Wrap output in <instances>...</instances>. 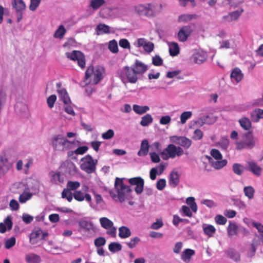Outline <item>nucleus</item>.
<instances>
[{
    "label": "nucleus",
    "instance_id": "f257e3e1",
    "mask_svg": "<svg viewBox=\"0 0 263 263\" xmlns=\"http://www.w3.org/2000/svg\"><path fill=\"white\" fill-rule=\"evenodd\" d=\"M124 178L116 177L115 181V189L116 192L110 190L109 192L110 196L115 200L117 198L120 202H122L129 199L132 192L129 186L125 185L123 180Z\"/></svg>",
    "mask_w": 263,
    "mask_h": 263
},
{
    "label": "nucleus",
    "instance_id": "f03ea898",
    "mask_svg": "<svg viewBox=\"0 0 263 263\" xmlns=\"http://www.w3.org/2000/svg\"><path fill=\"white\" fill-rule=\"evenodd\" d=\"M162 7V4L155 3L139 4L134 6V11L139 16L153 18L161 12Z\"/></svg>",
    "mask_w": 263,
    "mask_h": 263
},
{
    "label": "nucleus",
    "instance_id": "7ed1b4c3",
    "mask_svg": "<svg viewBox=\"0 0 263 263\" xmlns=\"http://www.w3.org/2000/svg\"><path fill=\"white\" fill-rule=\"evenodd\" d=\"M50 144L54 151L65 152L71 148L73 142L69 141L63 135H54L50 140Z\"/></svg>",
    "mask_w": 263,
    "mask_h": 263
},
{
    "label": "nucleus",
    "instance_id": "20e7f679",
    "mask_svg": "<svg viewBox=\"0 0 263 263\" xmlns=\"http://www.w3.org/2000/svg\"><path fill=\"white\" fill-rule=\"evenodd\" d=\"M119 76L122 82L124 83L129 82L132 84L136 83L138 81V74L136 73L132 66H124L119 72Z\"/></svg>",
    "mask_w": 263,
    "mask_h": 263
},
{
    "label": "nucleus",
    "instance_id": "39448f33",
    "mask_svg": "<svg viewBox=\"0 0 263 263\" xmlns=\"http://www.w3.org/2000/svg\"><path fill=\"white\" fill-rule=\"evenodd\" d=\"M211 155L215 159L214 160L211 157L206 156L211 165L216 170H220L227 164V160H222V156L217 149H212L210 152Z\"/></svg>",
    "mask_w": 263,
    "mask_h": 263
},
{
    "label": "nucleus",
    "instance_id": "423d86ee",
    "mask_svg": "<svg viewBox=\"0 0 263 263\" xmlns=\"http://www.w3.org/2000/svg\"><path fill=\"white\" fill-rule=\"evenodd\" d=\"M183 153V150L181 147L170 144L160 152V154L163 160H167L170 158H174L176 156H180Z\"/></svg>",
    "mask_w": 263,
    "mask_h": 263
},
{
    "label": "nucleus",
    "instance_id": "0eeeda50",
    "mask_svg": "<svg viewBox=\"0 0 263 263\" xmlns=\"http://www.w3.org/2000/svg\"><path fill=\"white\" fill-rule=\"evenodd\" d=\"M81 168L88 174L93 173L96 171L97 160L93 159L90 155H87L81 160Z\"/></svg>",
    "mask_w": 263,
    "mask_h": 263
},
{
    "label": "nucleus",
    "instance_id": "6e6552de",
    "mask_svg": "<svg viewBox=\"0 0 263 263\" xmlns=\"http://www.w3.org/2000/svg\"><path fill=\"white\" fill-rule=\"evenodd\" d=\"M67 58L73 61H77L78 65L84 69L85 67V57L84 54L80 51L73 50L71 52H66Z\"/></svg>",
    "mask_w": 263,
    "mask_h": 263
},
{
    "label": "nucleus",
    "instance_id": "1a4fd4ad",
    "mask_svg": "<svg viewBox=\"0 0 263 263\" xmlns=\"http://www.w3.org/2000/svg\"><path fill=\"white\" fill-rule=\"evenodd\" d=\"M193 31V29L191 25L182 26L180 28L177 34L178 41L181 42H186Z\"/></svg>",
    "mask_w": 263,
    "mask_h": 263
},
{
    "label": "nucleus",
    "instance_id": "9d476101",
    "mask_svg": "<svg viewBox=\"0 0 263 263\" xmlns=\"http://www.w3.org/2000/svg\"><path fill=\"white\" fill-rule=\"evenodd\" d=\"M128 182L132 185H136L135 191L137 194H140L143 192L144 181L141 177L129 178L128 179Z\"/></svg>",
    "mask_w": 263,
    "mask_h": 263
},
{
    "label": "nucleus",
    "instance_id": "9b49d317",
    "mask_svg": "<svg viewBox=\"0 0 263 263\" xmlns=\"http://www.w3.org/2000/svg\"><path fill=\"white\" fill-rule=\"evenodd\" d=\"M172 138V141L185 149L189 148L192 143L190 139L184 136H173Z\"/></svg>",
    "mask_w": 263,
    "mask_h": 263
},
{
    "label": "nucleus",
    "instance_id": "f8f14e48",
    "mask_svg": "<svg viewBox=\"0 0 263 263\" xmlns=\"http://www.w3.org/2000/svg\"><path fill=\"white\" fill-rule=\"evenodd\" d=\"M138 75H142L148 69L147 66L142 62L136 60L131 66Z\"/></svg>",
    "mask_w": 263,
    "mask_h": 263
},
{
    "label": "nucleus",
    "instance_id": "ddd939ff",
    "mask_svg": "<svg viewBox=\"0 0 263 263\" xmlns=\"http://www.w3.org/2000/svg\"><path fill=\"white\" fill-rule=\"evenodd\" d=\"M94 67L92 65H90L88 67L86 71H85V77L83 81L81 82V85L83 86H85L89 85L92 82L91 77L93 75Z\"/></svg>",
    "mask_w": 263,
    "mask_h": 263
},
{
    "label": "nucleus",
    "instance_id": "4468645a",
    "mask_svg": "<svg viewBox=\"0 0 263 263\" xmlns=\"http://www.w3.org/2000/svg\"><path fill=\"white\" fill-rule=\"evenodd\" d=\"M180 182V175L177 171H172L168 177V184L171 187L175 188Z\"/></svg>",
    "mask_w": 263,
    "mask_h": 263
},
{
    "label": "nucleus",
    "instance_id": "2eb2a0df",
    "mask_svg": "<svg viewBox=\"0 0 263 263\" xmlns=\"http://www.w3.org/2000/svg\"><path fill=\"white\" fill-rule=\"evenodd\" d=\"M105 69L101 66L97 67L93 72V78L92 82L94 84H97L103 78V73L104 72Z\"/></svg>",
    "mask_w": 263,
    "mask_h": 263
},
{
    "label": "nucleus",
    "instance_id": "dca6fc26",
    "mask_svg": "<svg viewBox=\"0 0 263 263\" xmlns=\"http://www.w3.org/2000/svg\"><path fill=\"white\" fill-rule=\"evenodd\" d=\"M80 227L79 231L82 232L84 231L85 232H89L93 229V223L89 221L85 220H81L78 222Z\"/></svg>",
    "mask_w": 263,
    "mask_h": 263
},
{
    "label": "nucleus",
    "instance_id": "f3484780",
    "mask_svg": "<svg viewBox=\"0 0 263 263\" xmlns=\"http://www.w3.org/2000/svg\"><path fill=\"white\" fill-rule=\"evenodd\" d=\"M248 170L252 172L254 175L256 176H259L261 175L262 168L257 163L253 161L248 162Z\"/></svg>",
    "mask_w": 263,
    "mask_h": 263
},
{
    "label": "nucleus",
    "instance_id": "a211bd4d",
    "mask_svg": "<svg viewBox=\"0 0 263 263\" xmlns=\"http://www.w3.org/2000/svg\"><path fill=\"white\" fill-rule=\"evenodd\" d=\"M243 140L248 146V149H252L255 146L256 140L251 132H249L246 133L244 136Z\"/></svg>",
    "mask_w": 263,
    "mask_h": 263
},
{
    "label": "nucleus",
    "instance_id": "6ab92c4d",
    "mask_svg": "<svg viewBox=\"0 0 263 263\" xmlns=\"http://www.w3.org/2000/svg\"><path fill=\"white\" fill-rule=\"evenodd\" d=\"M149 145L147 139H144L142 141L140 149L138 152L139 156H145L148 154Z\"/></svg>",
    "mask_w": 263,
    "mask_h": 263
},
{
    "label": "nucleus",
    "instance_id": "aec40b11",
    "mask_svg": "<svg viewBox=\"0 0 263 263\" xmlns=\"http://www.w3.org/2000/svg\"><path fill=\"white\" fill-rule=\"evenodd\" d=\"M11 4L15 12L24 11L26 8L23 0H12Z\"/></svg>",
    "mask_w": 263,
    "mask_h": 263
},
{
    "label": "nucleus",
    "instance_id": "412c9836",
    "mask_svg": "<svg viewBox=\"0 0 263 263\" xmlns=\"http://www.w3.org/2000/svg\"><path fill=\"white\" fill-rule=\"evenodd\" d=\"M243 12V10L242 9L240 11L237 10L233 11L229 13L228 15L224 16L223 18L228 22H232L233 21L237 20Z\"/></svg>",
    "mask_w": 263,
    "mask_h": 263
},
{
    "label": "nucleus",
    "instance_id": "4be33fe9",
    "mask_svg": "<svg viewBox=\"0 0 263 263\" xmlns=\"http://www.w3.org/2000/svg\"><path fill=\"white\" fill-rule=\"evenodd\" d=\"M4 222L5 223H0V232L2 233H5L7 229L8 230H11L12 227V222L10 216H7Z\"/></svg>",
    "mask_w": 263,
    "mask_h": 263
},
{
    "label": "nucleus",
    "instance_id": "5701e85b",
    "mask_svg": "<svg viewBox=\"0 0 263 263\" xmlns=\"http://www.w3.org/2000/svg\"><path fill=\"white\" fill-rule=\"evenodd\" d=\"M243 74L238 68H235L231 73V78L237 83L239 82L243 78Z\"/></svg>",
    "mask_w": 263,
    "mask_h": 263
},
{
    "label": "nucleus",
    "instance_id": "b1692460",
    "mask_svg": "<svg viewBox=\"0 0 263 263\" xmlns=\"http://www.w3.org/2000/svg\"><path fill=\"white\" fill-rule=\"evenodd\" d=\"M25 260L27 263H40L41 259L39 255L30 253L25 255Z\"/></svg>",
    "mask_w": 263,
    "mask_h": 263
},
{
    "label": "nucleus",
    "instance_id": "393cba45",
    "mask_svg": "<svg viewBox=\"0 0 263 263\" xmlns=\"http://www.w3.org/2000/svg\"><path fill=\"white\" fill-rule=\"evenodd\" d=\"M251 118L254 122H258L260 119H263V109L258 108L253 110L250 114Z\"/></svg>",
    "mask_w": 263,
    "mask_h": 263
},
{
    "label": "nucleus",
    "instance_id": "a878e982",
    "mask_svg": "<svg viewBox=\"0 0 263 263\" xmlns=\"http://www.w3.org/2000/svg\"><path fill=\"white\" fill-rule=\"evenodd\" d=\"M58 92L65 104H68L71 103L69 95L65 89L63 88L58 90Z\"/></svg>",
    "mask_w": 263,
    "mask_h": 263
},
{
    "label": "nucleus",
    "instance_id": "bb28decb",
    "mask_svg": "<svg viewBox=\"0 0 263 263\" xmlns=\"http://www.w3.org/2000/svg\"><path fill=\"white\" fill-rule=\"evenodd\" d=\"M198 18V15L196 14H183L178 17V21L184 23H187L192 20H195Z\"/></svg>",
    "mask_w": 263,
    "mask_h": 263
},
{
    "label": "nucleus",
    "instance_id": "cd10ccee",
    "mask_svg": "<svg viewBox=\"0 0 263 263\" xmlns=\"http://www.w3.org/2000/svg\"><path fill=\"white\" fill-rule=\"evenodd\" d=\"M42 233V230L40 228H35L30 234V242L32 244L36 242L35 239L39 238Z\"/></svg>",
    "mask_w": 263,
    "mask_h": 263
},
{
    "label": "nucleus",
    "instance_id": "c85d7f7f",
    "mask_svg": "<svg viewBox=\"0 0 263 263\" xmlns=\"http://www.w3.org/2000/svg\"><path fill=\"white\" fill-rule=\"evenodd\" d=\"M169 52L171 55L174 57L179 53V47L176 42L171 43L169 45Z\"/></svg>",
    "mask_w": 263,
    "mask_h": 263
},
{
    "label": "nucleus",
    "instance_id": "c756f323",
    "mask_svg": "<svg viewBox=\"0 0 263 263\" xmlns=\"http://www.w3.org/2000/svg\"><path fill=\"white\" fill-rule=\"evenodd\" d=\"M131 235L130 230L126 227H121L119 229V236L121 238H126Z\"/></svg>",
    "mask_w": 263,
    "mask_h": 263
},
{
    "label": "nucleus",
    "instance_id": "7c9ffc66",
    "mask_svg": "<svg viewBox=\"0 0 263 263\" xmlns=\"http://www.w3.org/2000/svg\"><path fill=\"white\" fill-rule=\"evenodd\" d=\"M238 230V227L236 223L230 222L227 229L228 234L229 236L237 235Z\"/></svg>",
    "mask_w": 263,
    "mask_h": 263
},
{
    "label": "nucleus",
    "instance_id": "2f4dec72",
    "mask_svg": "<svg viewBox=\"0 0 263 263\" xmlns=\"http://www.w3.org/2000/svg\"><path fill=\"white\" fill-rule=\"evenodd\" d=\"M99 220L101 227L105 229H110L113 226V222L106 217H101Z\"/></svg>",
    "mask_w": 263,
    "mask_h": 263
},
{
    "label": "nucleus",
    "instance_id": "473e14b6",
    "mask_svg": "<svg viewBox=\"0 0 263 263\" xmlns=\"http://www.w3.org/2000/svg\"><path fill=\"white\" fill-rule=\"evenodd\" d=\"M51 182L53 184H58L59 183L63 182V180L61 178V174L60 172L55 173L54 172H50Z\"/></svg>",
    "mask_w": 263,
    "mask_h": 263
},
{
    "label": "nucleus",
    "instance_id": "72a5a7b5",
    "mask_svg": "<svg viewBox=\"0 0 263 263\" xmlns=\"http://www.w3.org/2000/svg\"><path fill=\"white\" fill-rule=\"evenodd\" d=\"M109 29L110 27L108 25L101 23L98 24L96 28L98 35H99L100 33H109L110 32Z\"/></svg>",
    "mask_w": 263,
    "mask_h": 263
},
{
    "label": "nucleus",
    "instance_id": "f704fd0d",
    "mask_svg": "<svg viewBox=\"0 0 263 263\" xmlns=\"http://www.w3.org/2000/svg\"><path fill=\"white\" fill-rule=\"evenodd\" d=\"M241 127L245 130H248L251 127V123L250 120L246 117L242 118L239 120Z\"/></svg>",
    "mask_w": 263,
    "mask_h": 263
},
{
    "label": "nucleus",
    "instance_id": "c9c22d12",
    "mask_svg": "<svg viewBox=\"0 0 263 263\" xmlns=\"http://www.w3.org/2000/svg\"><path fill=\"white\" fill-rule=\"evenodd\" d=\"M243 192L249 199H252L254 198L255 190L252 186H245L243 188Z\"/></svg>",
    "mask_w": 263,
    "mask_h": 263
},
{
    "label": "nucleus",
    "instance_id": "e433bc0d",
    "mask_svg": "<svg viewBox=\"0 0 263 263\" xmlns=\"http://www.w3.org/2000/svg\"><path fill=\"white\" fill-rule=\"evenodd\" d=\"M149 109L148 106H139L138 105L134 104L133 105V110L137 114L141 115L145 113Z\"/></svg>",
    "mask_w": 263,
    "mask_h": 263
},
{
    "label": "nucleus",
    "instance_id": "4c0bfd02",
    "mask_svg": "<svg viewBox=\"0 0 263 263\" xmlns=\"http://www.w3.org/2000/svg\"><path fill=\"white\" fill-rule=\"evenodd\" d=\"M153 121V118L150 114H146L141 118L140 124L142 126H146L149 124L152 123Z\"/></svg>",
    "mask_w": 263,
    "mask_h": 263
},
{
    "label": "nucleus",
    "instance_id": "58836bf2",
    "mask_svg": "<svg viewBox=\"0 0 263 263\" xmlns=\"http://www.w3.org/2000/svg\"><path fill=\"white\" fill-rule=\"evenodd\" d=\"M73 194L71 191L65 188L63 189L61 193V197L63 199H66L68 202H71L73 199Z\"/></svg>",
    "mask_w": 263,
    "mask_h": 263
},
{
    "label": "nucleus",
    "instance_id": "ea45409f",
    "mask_svg": "<svg viewBox=\"0 0 263 263\" xmlns=\"http://www.w3.org/2000/svg\"><path fill=\"white\" fill-rule=\"evenodd\" d=\"M32 194L29 192L28 190H25L19 197V201L21 203H25L31 198Z\"/></svg>",
    "mask_w": 263,
    "mask_h": 263
},
{
    "label": "nucleus",
    "instance_id": "a19ab883",
    "mask_svg": "<svg viewBox=\"0 0 263 263\" xmlns=\"http://www.w3.org/2000/svg\"><path fill=\"white\" fill-rule=\"evenodd\" d=\"M66 33V29L63 25H61L53 34L54 38L62 39Z\"/></svg>",
    "mask_w": 263,
    "mask_h": 263
},
{
    "label": "nucleus",
    "instance_id": "79ce46f5",
    "mask_svg": "<svg viewBox=\"0 0 263 263\" xmlns=\"http://www.w3.org/2000/svg\"><path fill=\"white\" fill-rule=\"evenodd\" d=\"M203 232L209 237H212L216 232V229L212 225H207L203 227Z\"/></svg>",
    "mask_w": 263,
    "mask_h": 263
},
{
    "label": "nucleus",
    "instance_id": "37998d69",
    "mask_svg": "<svg viewBox=\"0 0 263 263\" xmlns=\"http://www.w3.org/2000/svg\"><path fill=\"white\" fill-rule=\"evenodd\" d=\"M80 186V183L79 181H68L66 185V188L69 190L77 191Z\"/></svg>",
    "mask_w": 263,
    "mask_h": 263
},
{
    "label": "nucleus",
    "instance_id": "c03bdc74",
    "mask_svg": "<svg viewBox=\"0 0 263 263\" xmlns=\"http://www.w3.org/2000/svg\"><path fill=\"white\" fill-rule=\"evenodd\" d=\"M105 3V0H91L90 7L93 10H97L102 6Z\"/></svg>",
    "mask_w": 263,
    "mask_h": 263
},
{
    "label": "nucleus",
    "instance_id": "a18cd8bd",
    "mask_svg": "<svg viewBox=\"0 0 263 263\" xmlns=\"http://www.w3.org/2000/svg\"><path fill=\"white\" fill-rule=\"evenodd\" d=\"M186 203L189 205L193 212L196 213L197 211V205L195 201V198L192 197H188L186 200Z\"/></svg>",
    "mask_w": 263,
    "mask_h": 263
},
{
    "label": "nucleus",
    "instance_id": "49530a36",
    "mask_svg": "<svg viewBox=\"0 0 263 263\" xmlns=\"http://www.w3.org/2000/svg\"><path fill=\"white\" fill-rule=\"evenodd\" d=\"M194 62L197 64H200L206 60V57L204 54L196 53L193 56Z\"/></svg>",
    "mask_w": 263,
    "mask_h": 263
},
{
    "label": "nucleus",
    "instance_id": "de8ad7c7",
    "mask_svg": "<svg viewBox=\"0 0 263 263\" xmlns=\"http://www.w3.org/2000/svg\"><path fill=\"white\" fill-rule=\"evenodd\" d=\"M195 254V251L193 250L186 249L181 254V258L183 260L185 261L189 259L191 257Z\"/></svg>",
    "mask_w": 263,
    "mask_h": 263
},
{
    "label": "nucleus",
    "instance_id": "09e8293b",
    "mask_svg": "<svg viewBox=\"0 0 263 263\" xmlns=\"http://www.w3.org/2000/svg\"><path fill=\"white\" fill-rule=\"evenodd\" d=\"M121 245L118 242H111L108 246L109 250L113 253L119 251L121 250Z\"/></svg>",
    "mask_w": 263,
    "mask_h": 263
},
{
    "label": "nucleus",
    "instance_id": "8fccbe9b",
    "mask_svg": "<svg viewBox=\"0 0 263 263\" xmlns=\"http://www.w3.org/2000/svg\"><path fill=\"white\" fill-rule=\"evenodd\" d=\"M108 49L112 53H116L118 52V47L117 42L113 40L109 42Z\"/></svg>",
    "mask_w": 263,
    "mask_h": 263
},
{
    "label": "nucleus",
    "instance_id": "3c124183",
    "mask_svg": "<svg viewBox=\"0 0 263 263\" xmlns=\"http://www.w3.org/2000/svg\"><path fill=\"white\" fill-rule=\"evenodd\" d=\"M73 198L78 201H83L85 199L84 194L81 191H76L73 193Z\"/></svg>",
    "mask_w": 263,
    "mask_h": 263
},
{
    "label": "nucleus",
    "instance_id": "603ef678",
    "mask_svg": "<svg viewBox=\"0 0 263 263\" xmlns=\"http://www.w3.org/2000/svg\"><path fill=\"white\" fill-rule=\"evenodd\" d=\"M233 171L236 175H241L243 172V167L239 163H234L233 165Z\"/></svg>",
    "mask_w": 263,
    "mask_h": 263
},
{
    "label": "nucleus",
    "instance_id": "864d4df0",
    "mask_svg": "<svg viewBox=\"0 0 263 263\" xmlns=\"http://www.w3.org/2000/svg\"><path fill=\"white\" fill-rule=\"evenodd\" d=\"M16 240L14 237H12L9 239H7L5 242V247L9 249L14 246L15 244Z\"/></svg>",
    "mask_w": 263,
    "mask_h": 263
},
{
    "label": "nucleus",
    "instance_id": "5fc2aeb1",
    "mask_svg": "<svg viewBox=\"0 0 263 263\" xmlns=\"http://www.w3.org/2000/svg\"><path fill=\"white\" fill-rule=\"evenodd\" d=\"M106 239L103 237H100L96 238L94 241V244L96 247H101L106 243Z\"/></svg>",
    "mask_w": 263,
    "mask_h": 263
},
{
    "label": "nucleus",
    "instance_id": "6e6d98bb",
    "mask_svg": "<svg viewBox=\"0 0 263 263\" xmlns=\"http://www.w3.org/2000/svg\"><path fill=\"white\" fill-rule=\"evenodd\" d=\"M219 145L222 149H226L229 145V140L226 137H222L219 142Z\"/></svg>",
    "mask_w": 263,
    "mask_h": 263
},
{
    "label": "nucleus",
    "instance_id": "4d7b16f0",
    "mask_svg": "<svg viewBox=\"0 0 263 263\" xmlns=\"http://www.w3.org/2000/svg\"><path fill=\"white\" fill-rule=\"evenodd\" d=\"M192 116L191 111H184L181 114L180 116V120L182 124L185 123L186 120L189 119Z\"/></svg>",
    "mask_w": 263,
    "mask_h": 263
},
{
    "label": "nucleus",
    "instance_id": "13d9d810",
    "mask_svg": "<svg viewBox=\"0 0 263 263\" xmlns=\"http://www.w3.org/2000/svg\"><path fill=\"white\" fill-rule=\"evenodd\" d=\"M227 254L229 257L234 259L235 261H238L240 259L239 255L233 250H229L227 252Z\"/></svg>",
    "mask_w": 263,
    "mask_h": 263
},
{
    "label": "nucleus",
    "instance_id": "bf43d9fd",
    "mask_svg": "<svg viewBox=\"0 0 263 263\" xmlns=\"http://www.w3.org/2000/svg\"><path fill=\"white\" fill-rule=\"evenodd\" d=\"M152 63L155 66H159L162 65L163 60L159 55H156L153 58Z\"/></svg>",
    "mask_w": 263,
    "mask_h": 263
},
{
    "label": "nucleus",
    "instance_id": "052dcab7",
    "mask_svg": "<svg viewBox=\"0 0 263 263\" xmlns=\"http://www.w3.org/2000/svg\"><path fill=\"white\" fill-rule=\"evenodd\" d=\"M115 133L112 129H108L107 132L102 134V138L105 140H108L112 138L114 136Z\"/></svg>",
    "mask_w": 263,
    "mask_h": 263
},
{
    "label": "nucleus",
    "instance_id": "680f3d73",
    "mask_svg": "<svg viewBox=\"0 0 263 263\" xmlns=\"http://www.w3.org/2000/svg\"><path fill=\"white\" fill-rule=\"evenodd\" d=\"M57 100V96L55 95H52L49 96L47 100V103L49 108H52Z\"/></svg>",
    "mask_w": 263,
    "mask_h": 263
},
{
    "label": "nucleus",
    "instance_id": "e2e57ef3",
    "mask_svg": "<svg viewBox=\"0 0 263 263\" xmlns=\"http://www.w3.org/2000/svg\"><path fill=\"white\" fill-rule=\"evenodd\" d=\"M215 220L217 224L221 225L225 224L227 221L226 218L221 215H217L215 218Z\"/></svg>",
    "mask_w": 263,
    "mask_h": 263
},
{
    "label": "nucleus",
    "instance_id": "0e129e2a",
    "mask_svg": "<svg viewBox=\"0 0 263 263\" xmlns=\"http://www.w3.org/2000/svg\"><path fill=\"white\" fill-rule=\"evenodd\" d=\"M41 0H30L29 9L31 11H35L39 6Z\"/></svg>",
    "mask_w": 263,
    "mask_h": 263
},
{
    "label": "nucleus",
    "instance_id": "69168bd1",
    "mask_svg": "<svg viewBox=\"0 0 263 263\" xmlns=\"http://www.w3.org/2000/svg\"><path fill=\"white\" fill-rule=\"evenodd\" d=\"M119 46L124 49H129L130 44L128 41L125 39H121L119 43Z\"/></svg>",
    "mask_w": 263,
    "mask_h": 263
},
{
    "label": "nucleus",
    "instance_id": "338daca9",
    "mask_svg": "<svg viewBox=\"0 0 263 263\" xmlns=\"http://www.w3.org/2000/svg\"><path fill=\"white\" fill-rule=\"evenodd\" d=\"M166 186V180L165 179H160L158 180L156 184L157 189L161 191L164 189Z\"/></svg>",
    "mask_w": 263,
    "mask_h": 263
},
{
    "label": "nucleus",
    "instance_id": "774afa93",
    "mask_svg": "<svg viewBox=\"0 0 263 263\" xmlns=\"http://www.w3.org/2000/svg\"><path fill=\"white\" fill-rule=\"evenodd\" d=\"M161 144L159 142H155L149 146L152 151H154V152H161L160 148Z\"/></svg>",
    "mask_w": 263,
    "mask_h": 263
}]
</instances>
